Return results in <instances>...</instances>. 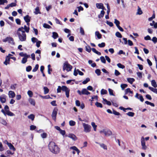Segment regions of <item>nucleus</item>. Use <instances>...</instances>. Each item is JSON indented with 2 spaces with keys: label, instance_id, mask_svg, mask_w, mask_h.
Listing matches in <instances>:
<instances>
[{
  "label": "nucleus",
  "instance_id": "obj_1",
  "mask_svg": "<svg viewBox=\"0 0 157 157\" xmlns=\"http://www.w3.org/2000/svg\"><path fill=\"white\" fill-rule=\"evenodd\" d=\"M48 147L49 151L53 153L57 154L60 152V148L54 142L51 141L49 142L48 145Z\"/></svg>",
  "mask_w": 157,
  "mask_h": 157
},
{
  "label": "nucleus",
  "instance_id": "obj_2",
  "mask_svg": "<svg viewBox=\"0 0 157 157\" xmlns=\"http://www.w3.org/2000/svg\"><path fill=\"white\" fill-rule=\"evenodd\" d=\"M23 29V27H21L19 28L17 31V34L19 40L21 41H25L26 39V35Z\"/></svg>",
  "mask_w": 157,
  "mask_h": 157
},
{
  "label": "nucleus",
  "instance_id": "obj_3",
  "mask_svg": "<svg viewBox=\"0 0 157 157\" xmlns=\"http://www.w3.org/2000/svg\"><path fill=\"white\" fill-rule=\"evenodd\" d=\"M63 71H64L66 70L68 72L71 70L72 66L68 63L67 61H66L63 63Z\"/></svg>",
  "mask_w": 157,
  "mask_h": 157
},
{
  "label": "nucleus",
  "instance_id": "obj_4",
  "mask_svg": "<svg viewBox=\"0 0 157 157\" xmlns=\"http://www.w3.org/2000/svg\"><path fill=\"white\" fill-rule=\"evenodd\" d=\"M82 125L84 128V131L85 132H89L90 131L91 128L90 125L85 123H83Z\"/></svg>",
  "mask_w": 157,
  "mask_h": 157
},
{
  "label": "nucleus",
  "instance_id": "obj_5",
  "mask_svg": "<svg viewBox=\"0 0 157 157\" xmlns=\"http://www.w3.org/2000/svg\"><path fill=\"white\" fill-rule=\"evenodd\" d=\"M77 92L80 95L82 94L88 95L90 94V93L85 88L83 89L82 91L79 90H78Z\"/></svg>",
  "mask_w": 157,
  "mask_h": 157
},
{
  "label": "nucleus",
  "instance_id": "obj_6",
  "mask_svg": "<svg viewBox=\"0 0 157 157\" xmlns=\"http://www.w3.org/2000/svg\"><path fill=\"white\" fill-rule=\"evenodd\" d=\"M2 41L4 42H6L8 41L9 43L12 44H14V40L13 38L10 37H7L5 39L2 40Z\"/></svg>",
  "mask_w": 157,
  "mask_h": 157
},
{
  "label": "nucleus",
  "instance_id": "obj_7",
  "mask_svg": "<svg viewBox=\"0 0 157 157\" xmlns=\"http://www.w3.org/2000/svg\"><path fill=\"white\" fill-rule=\"evenodd\" d=\"M58 109L57 107L54 108L52 114V117L53 120H56Z\"/></svg>",
  "mask_w": 157,
  "mask_h": 157
},
{
  "label": "nucleus",
  "instance_id": "obj_8",
  "mask_svg": "<svg viewBox=\"0 0 157 157\" xmlns=\"http://www.w3.org/2000/svg\"><path fill=\"white\" fill-rule=\"evenodd\" d=\"M5 142H6V144L9 147L10 149V150H12L13 151H14L16 150L15 148L11 143H9L7 140H5Z\"/></svg>",
  "mask_w": 157,
  "mask_h": 157
},
{
  "label": "nucleus",
  "instance_id": "obj_9",
  "mask_svg": "<svg viewBox=\"0 0 157 157\" xmlns=\"http://www.w3.org/2000/svg\"><path fill=\"white\" fill-rule=\"evenodd\" d=\"M96 6L98 9H102L103 10H106V9L105 8V7L103 6V5L102 3L96 4Z\"/></svg>",
  "mask_w": 157,
  "mask_h": 157
},
{
  "label": "nucleus",
  "instance_id": "obj_10",
  "mask_svg": "<svg viewBox=\"0 0 157 157\" xmlns=\"http://www.w3.org/2000/svg\"><path fill=\"white\" fill-rule=\"evenodd\" d=\"M6 96L5 94H3L0 97V101L2 103H4L6 102Z\"/></svg>",
  "mask_w": 157,
  "mask_h": 157
},
{
  "label": "nucleus",
  "instance_id": "obj_11",
  "mask_svg": "<svg viewBox=\"0 0 157 157\" xmlns=\"http://www.w3.org/2000/svg\"><path fill=\"white\" fill-rule=\"evenodd\" d=\"M24 19L26 22L29 23L30 21L31 17L29 15H26L24 17Z\"/></svg>",
  "mask_w": 157,
  "mask_h": 157
},
{
  "label": "nucleus",
  "instance_id": "obj_12",
  "mask_svg": "<svg viewBox=\"0 0 157 157\" xmlns=\"http://www.w3.org/2000/svg\"><path fill=\"white\" fill-rule=\"evenodd\" d=\"M141 143L142 146V149L144 150H146L147 148V147L145 145V142L144 139L143 140H141Z\"/></svg>",
  "mask_w": 157,
  "mask_h": 157
},
{
  "label": "nucleus",
  "instance_id": "obj_13",
  "mask_svg": "<svg viewBox=\"0 0 157 157\" xmlns=\"http://www.w3.org/2000/svg\"><path fill=\"white\" fill-rule=\"evenodd\" d=\"M8 95L10 98H13L15 96V94L14 91H10L9 92Z\"/></svg>",
  "mask_w": 157,
  "mask_h": 157
},
{
  "label": "nucleus",
  "instance_id": "obj_14",
  "mask_svg": "<svg viewBox=\"0 0 157 157\" xmlns=\"http://www.w3.org/2000/svg\"><path fill=\"white\" fill-rule=\"evenodd\" d=\"M68 136L74 141L77 140V138L76 136L73 134H69L68 135Z\"/></svg>",
  "mask_w": 157,
  "mask_h": 157
},
{
  "label": "nucleus",
  "instance_id": "obj_15",
  "mask_svg": "<svg viewBox=\"0 0 157 157\" xmlns=\"http://www.w3.org/2000/svg\"><path fill=\"white\" fill-rule=\"evenodd\" d=\"M30 57V55L25 56V57H24L22 58V60H21V63L23 64L25 63L27 61L28 58H29Z\"/></svg>",
  "mask_w": 157,
  "mask_h": 157
},
{
  "label": "nucleus",
  "instance_id": "obj_16",
  "mask_svg": "<svg viewBox=\"0 0 157 157\" xmlns=\"http://www.w3.org/2000/svg\"><path fill=\"white\" fill-rule=\"evenodd\" d=\"M70 149L76 151L78 155L79 154L80 152V150L76 146H73L71 147H70Z\"/></svg>",
  "mask_w": 157,
  "mask_h": 157
},
{
  "label": "nucleus",
  "instance_id": "obj_17",
  "mask_svg": "<svg viewBox=\"0 0 157 157\" xmlns=\"http://www.w3.org/2000/svg\"><path fill=\"white\" fill-rule=\"evenodd\" d=\"M95 35L97 36L98 39H100L102 38V35L98 31H96L95 32Z\"/></svg>",
  "mask_w": 157,
  "mask_h": 157
},
{
  "label": "nucleus",
  "instance_id": "obj_18",
  "mask_svg": "<svg viewBox=\"0 0 157 157\" xmlns=\"http://www.w3.org/2000/svg\"><path fill=\"white\" fill-rule=\"evenodd\" d=\"M105 13V11L103 10H102L101 12L98 15V18H102L104 17Z\"/></svg>",
  "mask_w": 157,
  "mask_h": 157
},
{
  "label": "nucleus",
  "instance_id": "obj_19",
  "mask_svg": "<svg viewBox=\"0 0 157 157\" xmlns=\"http://www.w3.org/2000/svg\"><path fill=\"white\" fill-rule=\"evenodd\" d=\"M112 132L110 130H107L104 132L105 136H109L112 135Z\"/></svg>",
  "mask_w": 157,
  "mask_h": 157
},
{
  "label": "nucleus",
  "instance_id": "obj_20",
  "mask_svg": "<svg viewBox=\"0 0 157 157\" xmlns=\"http://www.w3.org/2000/svg\"><path fill=\"white\" fill-rule=\"evenodd\" d=\"M148 88L152 91L154 93L157 94V89L154 88H153L149 86L148 87Z\"/></svg>",
  "mask_w": 157,
  "mask_h": 157
},
{
  "label": "nucleus",
  "instance_id": "obj_21",
  "mask_svg": "<svg viewBox=\"0 0 157 157\" xmlns=\"http://www.w3.org/2000/svg\"><path fill=\"white\" fill-rule=\"evenodd\" d=\"M151 84L152 86L155 88L157 87V84L156 83L154 80H152L151 81Z\"/></svg>",
  "mask_w": 157,
  "mask_h": 157
},
{
  "label": "nucleus",
  "instance_id": "obj_22",
  "mask_svg": "<svg viewBox=\"0 0 157 157\" xmlns=\"http://www.w3.org/2000/svg\"><path fill=\"white\" fill-rule=\"evenodd\" d=\"M52 37L54 39H56L59 37L58 34L56 32H53L52 33Z\"/></svg>",
  "mask_w": 157,
  "mask_h": 157
},
{
  "label": "nucleus",
  "instance_id": "obj_23",
  "mask_svg": "<svg viewBox=\"0 0 157 157\" xmlns=\"http://www.w3.org/2000/svg\"><path fill=\"white\" fill-rule=\"evenodd\" d=\"M127 81L131 84H132L133 82L135 81V79L132 78H127Z\"/></svg>",
  "mask_w": 157,
  "mask_h": 157
},
{
  "label": "nucleus",
  "instance_id": "obj_24",
  "mask_svg": "<svg viewBox=\"0 0 157 157\" xmlns=\"http://www.w3.org/2000/svg\"><path fill=\"white\" fill-rule=\"evenodd\" d=\"M128 93H129L130 94H133V92L130 89V88H127L125 90V94H127Z\"/></svg>",
  "mask_w": 157,
  "mask_h": 157
},
{
  "label": "nucleus",
  "instance_id": "obj_25",
  "mask_svg": "<svg viewBox=\"0 0 157 157\" xmlns=\"http://www.w3.org/2000/svg\"><path fill=\"white\" fill-rule=\"evenodd\" d=\"M35 11L34 13L36 14H37L39 13L40 14L41 12H40L39 10V8L38 7H36L35 9Z\"/></svg>",
  "mask_w": 157,
  "mask_h": 157
},
{
  "label": "nucleus",
  "instance_id": "obj_26",
  "mask_svg": "<svg viewBox=\"0 0 157 157\" xmlns=\"http://www.w3.org/2000/svg\"><path fill=\"white\" fill-rule=\"evenodd\" d=\"M92 50L93 52H94V53H95L96 54H97L98 55H101V53L100 52H99L97 51L96 50L95 48H92Z\"/></svg>",
  "mask_w": 157,
  "mask_h": 157
},
{
  "label": "nucleus",
  "instance_id": "obj_27",
  "mask_svg": "<svg viewBox=\"0 0 157 157\" xmlns=\"http://www.w3.org/2000/svg\"><path fill=\"white\" fill-rule=\"evenodd\" d=\"M0 123L5 126L7 125V123L6 121L3 119H2L0 120Z\"/></svg>",
  "mask_w": 157,
  "mask_h": 157
},
{
  "label": "nucleus",
  "instance_id": "obj_28",
  "mask_svg": "<svg viewBox=\"0 0 157 157\" xmlns=\"http://www.w3.org/2000/svg\"><path fill=\"white\" fill-rule=\"evenodd\" d=\"M95 105L97 107L101 108L103 107L101 103L97 101L95 103Z\"/></svg>",
  "mask_w": 157,
  "mask_h": 157
},
{
  "label": "nucleus",
  "instance_id": "obj_29",
  "mask_svg": "<svg viewBox=\"0 0 157 157\" xmlns=\"http://www.w3.org/2000/svg\"><path fill=\"white\" fill-rule=\"evenodd\" d=\"M28 117L29 119H30L33 121L34 120L35 116L33 114H31L28 116Z\"/></svg>",
  "mask_w": 157,
  "mask_h": 157
},
{
  "label": "nucleus",
  "instance_id": "obj_30",
  "mask_svg": "<svg viewBox=\"0 0 157 157\" xmlns=\"http://www.w3.org/2000/svg\"><path fill=\"white\" fill-rule=\"evenodd\" d=\"M6 114L10 116H15L14 114L10 111H7V112H6Z\"/></svg>",
  "mask_w": 157,
  "mask_h": 157
},
{
  "label": "nucleus",
  "instance_id": "obj_31",
  "mask_svg": "<svg viewBox=\"0 0 157 157\" xmlns=\"http://www.w3.org/2000/svg\"><path fill=\"white\" fill-rule=\"evenodd\" d=\"M44 94H48L49 92V90L47 87L44 86Z\"/></svg>",
  "mask_w": 157,
  "mask_h": 157
},
{
  "label": "nucleus",
  "instance_id": "obj_32",
  "mask_svg": "<svg viewBox=\"0 0 157 157\" xmlns=\"http://www.w3.org/2000/svg\"><path fill=\"white\" fill-rule=\"evenodd\" d=\"M90 79L89 78H86V79L83 81L82 82V83L83 84H86L88 82L90 81Z\"/></svg>",
  "mask_w": 157,
  "mask_h": 157
},
{
  "label": "nucleus",
  "instance_id": "obj_33",
  "mask_svg": "<svg viewBox=\"0 0 157 157\" xmlns=\"http://www.w3.org/2000/svg\"><path fill=\"white\" fill-rule=\"evenodd\" d=\"M115 35L117 37L119 38H121L122 37L121 34L119 32H116Z\"/></svg>",
  "mask_w": 157,
  "mask_h": 157
},
{
  "label": "nucleus",
  "instance_id": "obj_34",
  "mask_svg": "<svg viewBox=\"0 0 157 157\" xmlns=\"http://www.w3.org/2000/svg\"><path fill=\"white\" fill-rule=\"evenodd\" d=\"M86 50L88 52H90L91 51V48L90 46L88 45L85 47Z\"/></svg>",
  "mask_w": 157,
  "mask_h": 157
},
{
  "label": "nucleus",
  "instance_id": "obj_35",
  "mask_svg": "<svg viewBox=\"0 0 157 157\" xmlns=\"http://www.w3.org/2000/svg\"><path fill=\"white\" fill-rule=\"evenodd\" d=\"M39 68V65L38 64L36 65L35 67L33 69L32 71L33 72H36L38 69Z\"/></svg>",
  "mask_w": 157,
  "mask_h": 157
},
{
  "label": "nucleus",
  "instance_id": "obj_36",
  "mask_svg": "<svg viewBox=\"0 0 157 157\" xmlns=\"http://www.w3.org/2000/svg\"><path fill=\"white\" fill-rule=\"evenodd\" d=\"M29 27H27L26 25L24 26L23 29L25 30V32L27 33H29Z\"/></svg>",
  "mask_w": 157,
  "mask_h": 157
},
{
  "label": "nucleus",
  "instance_id": "obj_37",
  "mask_svg": "<svg viewBox=\"0 0 157 157\" xmlns=\"http://www.w3.org/2000/svg\"><path fill=\"white\" fill-rule=\"evenodd\" d=\"M101 94L102 95L105 94L107 93V91L105 90L102 89L101 90Z\"/></svg>",
  "mask_w": 157,
  "mask_h": 157
},
{
  "label": "nucleus",
  "instance_id": "obj_38",
  "mask_svg": "<svg viewBox=\"0 0 157 157\" xmlns=\"http://www.w3.org/2000/svg\"><path fill=\"white\" fill-rule=\"evenodd\" d=\"M29 102L30 103L33 105V106H35V102L34 99H30L29 100Z\"/></svg>",
  "mask_w": 157,
  "mask_h": 157
},
{
  "label": "nucleus",
  "instance_id": "obj_39",
  "mask_svg": "<svg viewBox=\"0 0 157 157\" xmlns=\"http://www.w3.org/2000/svg\"><path fill=\"white\" fill-rule=\"evenodd\" d=\"M61 87H62V90L63 91L65 92L69 89L66 86H63Z\"/></svg>",
  "mask_w": 157,
  "mask_h": 157
},
{
  "label": "nucleus",
  "instance_id": "obj_40",
  "mask_svg": "<svg viewBox=\"0 0 157 157\" xmlns=\"http://www.w3.org/2000/svg\"><path fill=\"white\" fill-rule=\"evenodd\" d=\"M142 13L143 12L142 10H141V8L139 6H138V11L137 12V14L139 15H141Z\"/></svg>",
  "mask_w": 157,
  "mask_h": 157
},
{
  "label": "nucleus",
  "instance_id": "obj_41",
  "mask_svg": "<svg viewBox=\"0 0 157 157\" xmlns=\"http://www.w3.org/2000/svg\"><path fill=\"white\" fill-rule=\"evenodd\" d=\"M76 123L75 121L71 120L69 122V124L71 126H73Z\"/></svg>",
  "mask_w": 157,
  "mask_h": 157
},
{
  "label": "nucleus",
  "instance_id": "obj_42",
  "mask_svg": "<svg viewBox=\"0 0 157 157\" xmlns=\"http://www.w3.org/2000/svg\"><path fill=\"white\" fill-rule=\"evenodd\" d=\"M108 91L110 95L115 96V95L113 93V90L110 88H109Z\"/></svg>",
  "mask_w": 157,
  "mask_h": 157
},
{
  "label": "nucleus",
  "instance_id": "obj_43",
  "mask_svg": "<svg viewBox=\"0 0 157 157\" xmlns=\"http://www.w3.org/2000/svg\"><path fill=\"white\" fill-rule=\"evenodd\" d=\"M43 26L44 28L47 29H50L51 28V27L50 25L46 23H44Z\"/></svg>",
  "mask_w": 157,
  "mask_h": 157
},
{
  "label": "nucleus",
  "instance_id": "obj_44",
  "mask_svg": "<svg viewBox=\"0 0 157 157\" xmlns=\"http://www.w3.org/2000/svg\"><path fill=\"white\" fill-rule=\"evenodd\" d=\"M114 23L115 24L117 27L120 25H119L120 24V21L116 19H115V20H114Z\"/></svg>",
  "mask_w": 157,
  "mask_h": 157
},
{
  "label": "nucleus",
  "instance_id": "obj_45",
  "mask_svg": "<svg viewBox=\"0 0 157 157\" xmlns=\"http://www.w3.org/2000/svg\"><path fill=\"white\" fill-rule=\"evenodd\" d=\"M95 73L97 75H98L99 76L101 75V72L99 69H97L95 71Z\"/></svg>",
  "mask_w": 157,
  "mask_h": 157
},
{
  "label": "nucleus",
  "instance_id": "obj_46",
  "mask_svg": "<svg viewBox=\"0 0 157 157\" xmlns=\"http://www.w3.org/2000/svg\"><path fill=\"white\" fill-rule=\"evenodd\" d=\"M101 61L103 63H106V60L104 57L103 56H101L100 57Z\"/></svg>",
  "mask_w": 157,
  "mask_h": 157
},
{
  "label": "nucleus",
  "instance_id": "obj_47",
  "mask_svg": "<svg viewBox=\"0 0 157 157\" xmlns=\"http://www.w3.org/2000/svg\"><path fill=\"white\" fill-rule=\"evenodd\" d=\"M155 12H154V11L153 13V14L152 16L150 17L149 18L148 20L149 21H151L153 19L155 18Z\"/></svg>",
  "mask_w": 157,
  "mask_h": 157
},
{
  "label": "nucleus",
  "instance_id": "obj_48",
  "mask_svg": "<svg viewBox=\"0 0 157 157\" xmlns=\"http://www.w3.org/2000/svg\"><path fill=\"white\" fill-rule=\"evenodd\" d=\"M121 86L122 90H124L125 88L128 86V85L126 84H123L121 85Z\"/></svg>",
  "mask_w": 157,
  "mask_h": 157
},
{
  "label": "nucleus",
  "instance_id": "obj_49",
  "mask_svg": "<svg viewBox=\"0 0 157 157\" xmlns=\"http://www.w3.org/2000/svg\"><path fill=\"white\" fill-rule=\"evenodd\" d=\"M117 66L118 67L123 69L125 68L124 66L121 63H118L117 64Z\"/></svg>",
  "mask_w": 157,
  "mask_h": 157
},
{
  "label": "nucleus",
  "instance_id": "obj_50",
  "mask_svg": "<svg viewBox=\"0 0 157 157\" xmlns=\"http://www.w3.org/2000/svg\"><path fill=\"white\" fill-rule=\"evenodd\" d=\"M127 114L129 116L132 117L134 115L135 113L133 112H129L127 113Z\"/></svg>",
  "mask_w": 157,
  "mask_h": 157
},
{
  "label": "nucleus",
  "instance_id": "obj_51",
  "mask_svg": "<svg viewBox=\"0 0 157 157\" xmlns=\"http://www.w3.org/2000/svg\"><path fill=\"white\" fill-rule=\"evenodd\" d=\"M40 97H41L43 99H49V98H51L50 97V96L49 95H46V96H42L40 95Z\"/></svg>",
  "mask_w": 157,
  "mask_h": 157
},
{
  "label": "nucleus",
  "instance_id": "obj_52",
  "mask_svg": "<svg viewBox=\"0 0 157 157\" xmlns=\"http://www.w3.org/2000/svg\"><path fill=\"white\" fill-rule=\"evenodd\" d=\"M8 1L7 0H0V5H4V3H7Z\"/></svg>",
  "mask_w": 157,
  "mask_h": 157
},
{
  "label": "nucleus",
  "instance_id": "obj_53",
  "mask_svg": "<svg viewBox=\"0 0 157 157\" xmlns=\"http://www.w3.org/2000/svg\"><path fill=\"white\" fill-rule=\"evenodd\" d=\"M19 55L21 56H24V57H25V56L29 55H27L26 53H24L23 52L20 53Z\"/></svg>",
  "mask_w": 157,
  "mask_h": 157
},
{
  "label": "nucleus",
  "instance_id": "obj_54",
  "mask_svg": "<svg viewBox=\"0 0 157 157\" xmlns=\"http://www.w3.org/2000/svg\"><path fill=\"white\" fill-rule=\"evenodd\" d=\"M99 47L100 48H103L105 46V44L104 42H102L101 44H99L98 45Z\"/></svg>",
  "mask_w": 157,
  "mask_h": 157
},
{
  "label": "nucleus",
  "instance_id": "obj_55",
  "mask_svg": "<svg viewBox=\"0 0 157 157\" xmlns=\"http://www.w3.org/2000/svg\"><path fill=\"white\" fill-rule=\"evenodd\" d=\"M80 33L82 35H84L85 34V32L83 29L82 27H80Z\"/></svg>",
  "mask_w": 157,
  "mask_h": 157
},
{
  "label": "nucleus",
  "instance_id": "obj_56",
  "mask_svg": "<svg viewBox=\"0 0 157 157\" xmlns=\"http://www.w3.org/2000/svg\"><path fill=\"white\" fill-rule=\"evenodd\" d=\"M91 125L93 126L94 131H96L97 126L95 125V123L94 122H92L91 123Z\"/></svg>",
  "mask_w": 157,
  "mask_h": 157
},
{
  "label": "nucleus",
  "instance_id": "obj_57",
  "mask_svg": "<svg viewBox=\"0 0 157 157\" xmlns=\"http://www.w3.org/2000/svg\"><path fill=\"white\" fill-rule=\"evenodd\" d=\"M28 94L30 97H32L33 96V92L31 90H29L28 91Z\"/></svg>",
  "mask_w": 157,
  "mask_h": 157
},
{
  "label": "nucleus",
  "instance_id": "obj_58",
  "mask_svg": "<svg viewBox=\"0 0 157 157\" xmlns=\"http://www.w3.org/2000/svg\"><path fill=\"white\" fill-rule=\"evenodd\" d=\"M47 136V134L45 132H44L41 134V136L43 138H46Z\"/></svg>",
  "mask_w": 157,
  "mask_h": 157
},
{
  "label": "nucleus",
  "instance_id": "obj_59",
  "mask_svg": "<svg viewBox=\"0 0 157 157\" xmlns=\"http://www.w3.org/2000/svg\"><path fill=\"white\" fill-rule=\"evenodd\" d=\"M32 67L30 66H29L27 67L26 68V71L27 72H29L32 69Z\"/></svg>",
  "mask_w": 157,
  "mask_h": 157
},
{
  "label": "nucleus",
  "instance_id": "obj_60",
  "mask_svg": "<svg viewBox=\"0 0 157 157\" xmlns=\"http://www.w3.org/2000/svg\"><path fill=\"white\" fill-rule=\"evenodd\" d=\"M36 128V126L34 125H31L30 126V129L31 130H33L35 129Z\"/></svg>",
  "mask_w": 157,
  "mask_h": 157
},
{
  "label": "nucleus",
  "instance_id": "obj_61",
  "mask_svg": "<svg viewBox=\"0 0 157 157\" xmlns=\"http://www.w3.org/2000/svg\"><path fill=\"white\" fill-rule=\"evenodd\" d=\"M36 46L37 48H39L40 46V44L41 43V42L40 40H38L36 42Z\"/></svg>",
  "mask_w": 157,
  "mask_h": 157
},
{
  "label": "nucleus",
  "instance_id": "obj_62",
  "mask_svg": "<svg viewBox=\"0 0 157 157\" xmlns=\"http://www.w3.org/2000/svg\"><path fill=\"white\" fill-rule=\"evenodd\" d=\"M16 22V23L18 25H21V21L20 20L19 18H17L15 20Z\"/></svg>",
  "mask_w": 157,
  "mask_h": 157
},
{
  "label": "nucleus",
  "instance_id": "obj_63",
  "mask_svg": "<svg viewBox=\"0 0 157 157\" xmlns=\"http://www.w3.org/2000/svg\"><path fill=\"white\" fill-rule=\"evenodd\" d=\"M31 40L33 43H34L38 41V39L36 37H33L31 39Z\"/></svg>",
  "mask_w": 157,
  "mask_h": 157
},
{
  "label": "nucleus",
  "instance_id": "obj_64",
  "mask_svg": "<svg viewBox=\"0 0 157 157\" xmlns=\"http://www.w3.org/2000/svg\"><path fill=\"white\" fill-rule=\"evenodd\" d=\"M152 40L153 41L154 43H156L157 42V38L156 37H153L152 38Z\"/></svg>",
  "mask_w": 157,
  "mask_h": 157
}]
</instances>
